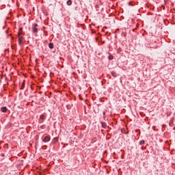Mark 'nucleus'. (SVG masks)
<instances>
[{
    "mask_svg": "<svg viewBox=\"0 0 175 175\" xmlns=\"http://www.w3.org/2000/svg\"><path fill=\"white\" fill-rule=\"evenodd\" d=\"M101 124H102V126H103V128H106V126H107L106 123H105V122H101Z\"/></svg>",
    "mask_w": 175,
    "mask_h": 175,
    "instance_id": "8",
    "label": "nucleus"
},
{
    "mask_svg": "<svg viewBox=\"0 0 175 175\" xmlns=\"http://www.w3.org/2000/svg\"><path fill=\"white\" fill-rule=\"evenodd\" d=\"M58 142V137H55L53 139L52 143L55 144Z\"/></svg>",
    "mask_w": 175,
    "mask_h": 175,
    "instance_id": "5",
    "label": "nucleus"
},
{
    "mask_svg": "<svg viewBox=\"0 0 175 175\" xmlns=\"http://www.w3.org/2000/svg\"><path fill=\"white\" fill-rule=\"evenodd\" d=\"M139 144L142 146L143 144H144V140H142L139 142Z\"/></svg>",
    "mask_w": 175,
    "mask_h": 175,
    "instance_id": "10",
    "label": "nucleus"
},
{
    "mask_svg": "<svg viewBox=\"0 0 175 175\" xmlns=\"http://www.w3.org/2000/svg\"><path fill=\"white\" fill-rule=\"evenodd\" d=\"M44 143H47L48 142H50V137L46 136L43 139Z\"/></svg>",
    "mask_w": 175,
    "mask_h": 175,
    "instance_id": "2",
    "label": "nucleus"
},
{
    "mask_svg": "<svg viewBox=\"0 0 175 175\" xmlns=\"http://www.w3.org/2000/svg\"><path fill=\"white\" fill-rule=\"evenodd\" d=\"M40 120H44V115H41L40 116Z\"/></svg>",
    "mask_w": 175,
    "mask_h": 175,
    "instance_id": "9",
    "label": "nucleus"
},
{
    "mask_svg": "<svg viewBox=\"0 0 175 175\" xmlns=\"http://www.w3.org/2000/svg\"><path fill=\"white\" fill-rule=\"evenodd\" d=\"M37 27H38V24H35L33 28V33H38V29L36 28Z\"/></svg>",
    "mask_w": 175,
    "mask_h": 175,
    "instance_id": "1",
    "label": "nucleus"
},
{
    "mask_svg": "<svg viewBox=\"0 0 175 175\" xmlns=\"http://www.w3.org/2000/svg\"><path fill=\"white\" fill-rule=\"evenodd\" d=\"M1 111H2V113H6V111H8V108H6V107H3L1 108Z\"/></svg>",
    "mask_w": 175,
    "mask_h": 175,
    "instance_id": "4",
    "label": "nucleus"
},
{
    "mask_svg": "<svg viewBox=\"0 0 175 175\" xmlns=\"http://www.w3.org/2000/svg\"><path fill=\"white\" fill-rule=\"evenodd\" d=\"M23 36H21V35L18 36V42H19V44H21V43H23Z\"/></svg>",
    "mask_w": 175,
    "mask_h": 175,
    "instance_id": "3",
    "label": "nucleus"
},
{
    "mask_svg": "<svg viewBox=\"0 0 175 175\" xmlns=\"http://www.w3.org/2000/svg\"><path fill=\"white\" fill-rule=\"evenodd\" d=\"M4 155H5L4 154H1V156H2V157H4Z\"/></svg>",
    "mask_w": 175,
    "mask_h": 175,
    "instance_id": "12",
    "label": "nucleus"
},
{
    "mask_svg": "<svg viewBox=\"0 0 175 175\" xmlns=\"http://www.w3.org/2000/svg\"><path fill=\"white\" fill-rule=\"evenodd\" d=\"M67 5H68V6H70V5H72V0H68V1H67Z\"/></svg>",
    "mask_w": 175,
    "mask_h": 175,
    "instance_id": "7",
    "label": "nucleus"
},
{
    "mask_svg": "<svg viewBox=\"0 0 175 175\" xmlns=\"http://www.w3.org/2000/svg\"><path fill=\"white\" fill-rule=\"evenodd\" d=\"M49 49H54V45L53 44V43H49Z\"/></svg>",
    "mask_w": 175,
    "mask_h": 175,
    "instance_id": "6",
    "label": "nucleus"
},
{
    "mask_svg": "<svg viewBox=\"0 0 175 175\" xmlns=\"http://www.w3.org/2000/svg\"><path fill=\"white\" fill-rule=\"evenodd\" d=\"M109 59H113V56L110 55V56L109 57Z\"/></svg>",
    "mask_w": 175,
    "mask_h": 175,
    "instance_id": "11",
    "label": "nucleus"
}]
</instances>
